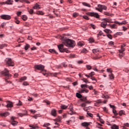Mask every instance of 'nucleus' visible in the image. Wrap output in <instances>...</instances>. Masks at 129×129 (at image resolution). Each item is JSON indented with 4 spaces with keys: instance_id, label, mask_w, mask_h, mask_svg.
I'll return each instance as SVG.
<instances>
[{
    "instance_id": "f257e3e1",
    "label": "nucleus",
    "mask_w": 129,
    "mask_h": 129,
    "mask_svg": "<svg viewBox=\"0 0 129 129\" xmlns=\"http://www.w3.org/2000/svg\"><path fill=\"white\" fill-rule=\"evenodd\" d=\"M63 44L69 48H74L75 46V41L69 39H66Z\"/></svg>"
},
{
    "instance_id": "f03ea898",
    "label": "nucleus",
    "mask_w": 129,
    "mask_h": 129,
    "mask_svg": "<svg viewBox=\"0 0 129 129\" xmlns=\"http://www.w3.org/2000/svg\"><path fill=\"white\" fill-rule=\"evenodd\" d=\"M5 63L7 66L9 67H13L15 66V63L14 62V61H13V60H12V58H6L5 60Z\"/></svg>"
},
{
    "instance_id": "7ed1b4c3",
    "label": "nucleus",
    "mask_w": 129,
    "mask_h": 129,
    "mask_svg": "<svg viewBox=\"0 0 129 129\" xmlns=\"http://www.w3.org/2000/svg\"><path fill=\"white\" fill-rule=\"evenodd\" d=\"M107 23H109V24L111 23V20L107 18L104 19L103 22L101 23V27L105 29V28H106V26H107Z\"/></svg>"
},
{
    "instance_id": "20e7f679",
    "label": "nucleus",
    "mask_w": 129,
    "mask_h": 129,
    "mask_svg": "<svg viewBox=\"0 0 129 129\" xmlns=\"http://www.w3.org/2000/svg\"><path fill=\"white\" fill-rule=\"evenodd\" d=\"M96 10L101 13L103 10L106 11V10H107V7L104 5H98V8H96Z\"/></svg>"
},
{
    "instance_id": "39448f33",
    "label": "nucleus",
    "mask_w": 129,
    "mask_h": 129,
    "mask_svg": "<svg viewBox=\"0 0 129 129\" xmlns=\"http://www.w3.org/2000/svg\"><path fill=\"white\" fill-rule=\"evenodd\" d=\"M58 49L59 50V52H61V53H63V52H66V53H68L69 51L66 49L64 48V45L63 44H60L57 46Z\"/></svg>"
},
{
    "instance_id": "423d86ee",
    "label": "nucleus",
    "mask_w": 129,
    "mask_h": 129,
    "mask_svg": "<svg viewBox=\"0 0 129 129\" xmlns=\"http://www.w3.org/2000/svg\"><path fill=\"white\" fill-rule=\"evenodd\" d=\"M34 68L36 70L46 72V71L44 70L45 69V66L42 64H36L34 66Z\"/></svg>"
},
{
    "instance_id": "0eeeda50",
    "label": "nucleus",
    "mask_w": 129,
    "mask_h": 129,
    "mask_svg": "<svg viewBox=\"0 0 129 129\" xmlns=\"http://www.w3.org/2000/svg\"><path fill=\"white\" fill-rule=\"evenodd\" d=\"M88 16H90V17H94V18H96L97 19H99V15H98L96 13L94 12H88L87 13Z\"/></svg>"
},
{
    "instance_id": "6e6552de",
    "label": "nucleus",
    "mask_w": 129,
    "mask_h": 129,
    "mask_svg": "<svg viewBox=\"0 0 129 129\" xmlns=\"http://www.w3.org/2000/svg\"><path fill=\"white\" fill-rule=\"evenodd\" d=\"M2 75H4V76H7L8 78L12 76V75L10 74L9 71L7 69H5L4 71L2 72Z\"/></svg>"
},
{
    "instance_id": "1a4fd4ad",
    "label": "nucleus",
    "mask_w": 129,
    "mask_h": 129,
    "mask_svg": "<svg viewBox=\"0 0 129 129\" xmlns=\"http://www.w3.org/2000/svg\"><path fill=\"white\" fill-rule=\"evenodd\" d=\"M1 18L3 20H11V17L10 15H3L1 16Z\"/></svg>"
},
{
    "instance_id": "9d476101",
    "label": "nucleus",
    "mask_w": 129,
    "mask_h": 129,
    "mask_svg": "<svg viewBox=\"0 0 129 129\" xmlns=\"http://www.w3.org/2000/svg\"><path fill=\"white\" fill-rule=\"evenodd\" d=\"M11 119L12 120V122H11V123H12V125L15 126L16 124H18V122L15 121V117H12Z\"/></svg>"
},
{
    "instance_id": "9b49d317",
    "label": "nucleus",
    "mask_w": 129,
    "mask_h": 129,
    "mask_svg": "<svg viewBox=\"0 0 129 129\" xmlns=\"http://www.w3.org/2000/svg\"><path fill=\"white\" fill-rule=\"evenodd\" d=\"M10 115V113H9V112H6L4 113H0V115L1 116H4L5 117H7V116H8V115Z\"/></svg>"
},
{
    "instance_id": "f8f14e48",
    "label": "nucleus",
    "mask_w": 129,
    "mask_h": 129,
    "mask_svg": "<svg viewBox=\"0 0 129 129\" xmlns=\"http://www.w3.org/2000/svg\"><path fill=\"white\" fill-rule=\"evenodd\" d=\"M95 75V73H94V72H92L90 74H89V75L86 74L85 76H86V77H88V78H89L90 77H92V76H94Z\"/></svg>"
},
{
    "instance_id": "ddd939ff",
    "label": "nucleus",
    "mask_w": 129,
    "mask_h": 129,
    "mask_svg": "<svg viewBox=\"0 0 129 129\" xmlns=\"http://www.w3.org/2000/svg\"><path fill=\"white\" fill-rule=\"evenodd\" d=\"M92 122H84L82 123V125L83 126H88L90 124H91Z\"/></svg>"
},
{
    "instance_id": "4468645a",
    "label": "nucleus",
    "mask_w": 129,
    "mask_h": 129,
    "mask_svg": "<svg viewBox=\"0 0 129 129\" xmlns=\"http://www.w3.org/2000/svg\"><path fill=\"white\" fill-rule=\"evenodd\" d=\"M89 91L86 89H82L79 91L80 93H88Z\"/></svg>"
},
{
    "instance_id": "2eb2a0df",
    "label": "nucleus",
    "mask_w": 129,
    "mask_h": 129,
    "mask_svg": "<svg viewBox=\"0 0 129 129\" xmlns=\"http://www.w3.org/2000/svg\"><path fill=\"white\" fill-rule=\"evenodd\" d=\"M124 48L122 47V46H121V50H119V53H120V54H119L120 56H121V57H122V56H123V52H124Z\"/></svg>"
},
{
    "instance_id": "dca6fc26",
    "label": "nucleus",
    "mask_w": 129,
    "mask_h": 129,
    "mask_svg": "<svg viewBox=\"0 0 129 129\" xmlns=\"http://www.w3.org/2000/svg\"><path fill=\"white\" fill-rule=\"evenodd\" d=\"M34 10H39V9H41L40 5L38 4H36L33 7Z\"/></svg>"
},
{
    "instance_id": "f3484780",
    "label": "nucleus",
    "mask_w": 129,
    "mask_h": 129,
    "mask_svg": "<svg viewBox=\"0 0 129 129\" xmlns=\"http://www.w3.org/2000/svg\"><path fill=\"white\" fill-rule=\"evenodd\" d=\"M49 52H50V53H52V54H58L57 51H56V50H55L54 49H49Z\"/></svg>"
},
{
    "instance_id": "a211bd4d",
    "label": "nucleus",
    "mask_w": 129,
    "mask_h": 129,
    "mask_svg": "<svg viewBox=\"0 0 129 129\" xmlns=\"http://www.w3.org/2000/svg\"><path fill=\"white\" fill-rule=\"evenodd\" d=\"M56 113H57V112L55 109H53L51 110V115L53 116H56Z\"/></svg>"
},
{
    "instance_id": "6ab92c4d",
    "label": "nucleus",
    "mask_w": 129,
    "mask_h": 129,
    "mask_svg": "<svg viewBox=\"0 0 129 129\" xmlns=\"http://www.w3.org/2000/svg\"><path fill=\"white\" fill-rule=\"evenodd\" d=\"M13 103L11 102L10 101H8V103L7 105V107H13Z\"/></svg>"
},
{
    "instance_id": "aec40b11",
    "label": "nucleus",
    "mask_w": 129,
    "mask_h": 129,
    "mask_svg": "<svg viewBox=\"0 0 129 129\" xmlns=\"http://www.w3.org/2000/svg\"><path fill=\"white\" fill-rule=\"evenodd\" d=\"M14 1L13 0H8L5 2V4L7 5H13V2Z\"/></svg>"
},
{
    "instance_id": "412c9836",
    "label": "nucleus",
    "mask_w": 129,
    "mask_h": 129,
    "mask_svg": "<svg viewBox=\"0 0 129 129\" xmlns=\"http://www.w3.org/2000/svg\"><path fill=\"white\" fill-rule=\"evenodd\" d=\"M104 31L107 34H111V33H112V31H111V30L108 29H106Z\"/></svg>"
},
{
    "instance_id": "4be33fe9",
    "label": "nucleus",
    "mask_w": 129,
    "mask_h": 129,
    "mask_svg": "<svg viewBox=\"0 0 129 129\" xmlns=\"http://www.w3.org/2000/svg\"><path fill=\"white\" fill-rule=\"evenodd\" d=\"M109 77L110 80H113L114 79V75L112 73L109 75Z\"/></svg>"
},
{
    "instance_id": "5701e85b",
    "label": "nucleus",
    "mask_w": 129,
    "mask_h": 129,
    "mask_svg": "<svg viewBox=\"0 0 129 129\" xmlns=\"http://www.w3.org/2000/svg\"><path fill=\"white\" fill-rule=\"evenodd\" d=\"M72 119L69 120V121H67V122H68V124H69V123H70V121H73V122H74V121H75V117H72L71 118Z\"/></svg>"
},
{
    "instance_id": "b1692460",
    "label": "nucleus",
    "mask_w": 129,
    "mask_h": 129,
    "mask_svg": "<svg viewBox=\"0 0 129 129\" xmlns=\"http://www.w3.org/2000/svg\"><path fill=\"white\" fill-rule=\"evenodd\" d=\"M25 80H27V77H21V78L20 79L19 82H22V81H25Z\"/></svg>"
},
{
    "instance_id": "393cba45",
    "label": "nucleus",
    "mask_w": 129,
    "mask_h": 129,
    "mask_svg": "<svg viewBox=\"0 0 129 129\" xmlns=\"http://www.w3.org/2000/svg\"><path fill=\"white\" fill-rule=\"evenodd\" d=\"M114 23V24H117V25H119V26H120V25H123L125 24V23H124V22L120 23V22H118V21H115Z\"/></svg>"
},
{
    "instance_id": "a878e982",
    "label": "nucleus",
    "mask_w": 129,
    "mask_h": 129,
    "mask_svg": "<svg viewBox=\"0 0 129 129\" xmlns=\"http://www.w3.org/2000/svg\"><path fill=\"white\" fill-rule=\"evenodd\" d=\"M111 128L112 129H119L118 125H117L116 124H113V125H112Z\"/></svg>"
},
{
    "instance_id": "bb28decb",
    "label": "nucleus",
    "mask_w": 129,
    "mask_h": 129,
    "mask_svg": "<svg viewBox=\"0 0 129 129\" xmlns=\"http://www.w3.org/2000/svg\"><path fill=\"white\" fill-rule=\"evenodd\" d=\"M110 27L112 29H117V25H116V24L111 25Z\"/></svg>"
},
{
    "instance_id": "cd10ccee",
    "label": "nucleus",
    "mask_w": 129,
    "mask_h": 129,
    "mask_svg": "<svg viewBox=\"0 0 129 129\" xmlns=\"http://www.w3.org/2000/svg\"><path fill=\"white\" fill-rule=\"evenodd\" d=\"M82 4L83 6H85V7H88V8H91V6H90V4L87 3H83Z\"/></svg>"
},
{
    "instance_id": "c85d7f7f",
    "label": "nucleus",
    "mask_w": 129,
    "mask_h": 129,
    "mask_svg": "<svg viewBox=\"0 0 129 129\" xmlns=\"http://www.w3.org/2000/svg\"><path fill=\"white\" fill-rule=\"evenodd\" d=\"M7 46H8V44H3L2 45H0V49H4L5 47H7Z\"/></svg>"
},
{
    "instance_id": "c756f323",
    "label": "nucleus",
    "mask_w": 129,
    "mask_h": 129,
    "mask_svg": "<svg viewBox=\"0 0 129 129\" xmlns=\"http://www.w3.org/2000/svg\"><path fill=\"white\" fill-rule=\"evenodd\" d=\"M97 116H98V117H99L101 123H102L103 124H104V121L103 120V119L100 118V116L99 115L97 114Z\"/></svg>"
},
{
    "instance_id": "7c9ffc66",
    "label": "nucleus",
    "mask_w": 129,
    "mask_h": 129,
    "mask_svg": "<svg viewBox=\"0 0 129 129\" xmlns=\"http://www.w3.org/2000/svg\"><path fill=\"white\" fill-rule=\"evenodd\" d=\"M78 46H80L81 47H82V46H84V42H79L78 43Z\"/></svg>"
},
{
    "instance_id": "2f4dec72",
    "label": "nucleus",
    "mask_w": 129,
    "mask_h": 129,
    "mask_svg": "<svg viewBox=\"0 0 129 129\" xmlns=\"http://www.w3.org/2000/svg\"><path fill=\"white\" fill-rule=\"evenodd\" d=\"M92 52L94 54H95L97 52H99V50L98 49H94L92 50Z\"/></svg>"
},
{
    "instance_id": "473e14b6",
    "label": "nucleus",
    "mask_w": 129,
    "mask_h": 129,
    "mask_svg": "<svg viewBox=\"0 0 129 129\" xmlns=\"http://www.w3.org/2000/svg\"><path fill=\"white\" fill-rule=\"evenodd\" d=\"M76 96L78 97V98H82V95L79 94V93H77Z\"/></svg>"
},
{
    "instance_id": "72a5a7b5",
    "label": "nucleus",
    "mask_w": 129,
    "mask_h": 129,
    "mask_svg": "<svg viewBox=\"0 0 129 129\" xmlns=\"http://www.w3.org/2000/svg\"><path fill=\"white\" fill-rule=\"evenodd\" d=\"M61 109H66L68 107V106L65 105H61L60 106Z\"/></svg>"
},
{
    "instance_id": "f704fd0d",
    "label": "nucleus",
    "mask_w": 129,
    "mask_h": 129,
    "mask_svg": "<svg viewBox=\"0 0 129 129\" xmlns=\"http://www.w3.org/2000/svg\"><path fill=\"white\" fill-rule=\"evenodd\" d=\"M20 3H26V4H30V2L28 0H20Z\"/></svg>"
},
{
    "instance_id": "c9c22d12",
    "label": "nucleus",
    "mask_w": 129,
    "mask_h": 129,
    "mask_svg": "<svg viewBox=\"0 0 129 129\" xmlns=\"http://www.w3.org/2000/svg\"><path fill=\"white\" fill-rule=\"evenodd\" d=\"M30 127H32V128H38V126L35 125H29Z\"/></svg>"
},
{
    "instance_id": "e433bc0d",
    "label": "nucleus",
    "mask_w": 129,
    "mask_h": 129,
    "mask_svg": "<svg viewBox=\"0 0 129 129\" xmlns=\"http://www.w3.org/2000/svg\"><path fill=\"white\" fill-rule=\"evenodd\" d=\"M22 19L23 21H26L27 19H28V18L27 17V16L26 15H23L22 17Z\"/></svg>"
},
{
    "instance_id": "4c0bfd02",
    "label": "nucleus",
    "mask_w": 129,
    "mask_h": 129,
    "mask_svg": "<svg viewBox=\"0 0 129 129\" xmlns=\"http://www.w3.org/2000/svg\"><path fill=\"white\" fill-rule=\"evenodd\" d=\"M86 68L88 70H91V69H92V67L90 65H87Z\"/></svg>"
},
{
    "instance_id": "58836bf2",
    "label": "nucleus",
    "mask_w": 129,
    "mask_h": 129,
    "mask_svg": "<svg viewBox=\"0 0 129 129\" xmlns=\"http://www.w3.org/2000/svg\"><path fill=\"white\" fill-rule=\"evenodd\" d=\"M107 72H108V73H110V74H111L112 73V70L111 68L107 69Z\"/></svg>"
},
{
    "instance_id": "ea45409f",
    "label": "nucleus",
    "mask_w": 129,
    "mask_h": 129,
    "mask_svg": "<svg viewBox=\"0 0 129 129\" xmlns=\"http://www.w3.org/2000/svg\"><path fill=\"white\" fill-rule=\"evenodd\" d=\"M69 109H70V111H72V110H73V105L71 104L69 106Z\"/></svg>"
},
{
    "instance_id": "a19ab883",
    "label": "nucleus",
    "mask_w": 129,
    "mask_h": 129,
    "mask_svg": "<svg viewBox=\"0 0 129 129\" xmlns=\"http://www.w3.org/2000/svg\"><path fill=\"white\" fill-rule=\"evenodd\" d=\"M87 52H88V50L86 48H84L82 50V53H87Z\"/></svg>"
},
{
    "instance_id": "79ce46f5",
    "label": "nucleus",
    "mask_w": 129,
    "mask_h": 129,
    "mask_svg": "<svg viewBox=\"0 0 129 129\" xmlns=\"http://www.w3.org/2000/svg\"><path fill=\"white\" fill-rule=\"evenodd\" d=\"M37 15H41V16H43L44 15V13L42 11H38L37 13Z\"/></svg>"
},
{
    "instance_id": "37998d69",
    "label": "nucleus",
    "mask_w": 129,
    "mask_h": 129,
    "mask_svg": "<svg viewBox=\"0 0 129 129\" xmlns=\"http://www.w3.org/2000/svg\"><path fill=\"white\" fill-rule=\"evenodd\" d=\"M29 48H30V45L26 44L25 47V50H28V49H29Z\"/></svg>"
},
{
    "instance_id": "c03bdc74",
    "label": "nucleus",
    "mask_w": 129,
    "mask_h": 129,
    "mask_svg": "<svg viewBox=\"0 0 129 129\" xmlns=\"http://www.w3.org/2000/svg\"><path fill=\"white\" fill-rule=\"evenodd\" d=\"M96 103H97L98 104H100V103H102V102L101 101V99L99 100H97V101H96Z\"/></svg>"
},
{
    "instance_id": "a18cd8bd",
    "label": "nucleus",
    "mask_w": 129,
    "mask_h": 129,
    "mask_svg": "<svg viewBox=\"0 0 129 129\" xmlns=\"http://www.w3.org/2000/svg\"><path fill=\"white\" fill-rule=\"evenodd\" d=\"M69 114H71V115H72V114H75V112H74L73 110L70 111L69 112Z\"/></svg>"
},
{
    "instance_id": "49530a36",
    "label": "nucleus",
    "mask_w": 129,
    "mask_h": 129,
    "mask_svg": "<svg viewBox=\"0 0 129 129\" xmlns=\"http://www.w3.org/2000/svg\"><path fill=\"white\" fill-rule=\"evenodd\" d=\"M112 111L115 115H117L118 114L116 113V110L115 109H113Z\"/></svg>"
},
{
    "instance_id": "de8ad7c7",
    "label": "nucleus",
    "mask_w": 129,
    "mask_h": 129,
    "mask_svg": "<svg viewBox=\"0 0 129 129\" xmlns=\"http://www.w3.org/2000/svg\"><path fill=\"white\" fill-rule=\"evenodd\" d=\"M28 12L29 14H30V15H33V13H34V10L33 9H30L28 11Z\"/></svg>"
},
{
    "instance_id": "09e8293b",
    "label": "nucleus",
    "mask_w": 129,
    "mask_h": 129,
    "mask_svg": "<svg viewBox=\"0 0 129 129\" xmlns=\"http://www.w3.org/2000/svg\"><path fill=\"white\" fill-rule=\"evenodd\" d=\"M107 37H108L109 39H110V40L112 39V35H111V34H107Z\"/></svg>"
},
{
    "instance_id": "8fccbe9b",
    "label": "nucleus",
    "mask_w": 129,
    "mask_h": 129,
    "mask_svg": "<svg viewBox=\"0 0 129 129\" xmlns=\"http://www.w3.org/2000/svg\"><path fill=\"white\" fill-rule=\"evenodd\" d=\"M123 113H124V111L121 110L119 112V115L120 116L122 115Z\"/></svg>"
},
{
    "instance_id": "3c124183",
    "label": "nucleus",
    "mask_w": 129,
    "mask_h": 129,
    "mask_svg": "<svg viewBox=\"0 0 129 129\" xmlns=\"http://www.w3.org/2000/svg\"><path fill=\"white\" fill-rule=\"evenodd\" d=\"M89 41L90 43H94V39H93V38H90L89 39Z\"/></svg>"
},
{
    "instance_id": "603ef678",
    "label": "nucleus",
    "mask_w": 129,
    "mask_h": 129,
    "mask_svg": "<svg viewBox=\"0 0 129 129\" xmlns=\"http://www.w3.org/2000/svg\"><path fill=\"white\" fill-rule=\"evenodd\" d=\"M23 85L25 86H28V85H29V83H28V82H24L23 83Z\"/></svg>"
},
{
    "instance_id": "864d4df0",
    "label": "nucleus",
    "mask_w": 129,
    "mask_h": 129,
    "mask_svg": "<svg viewBox=\"0 0 129 129\" xmlns=\"http://www.w3.org/2000/svg\"><path fill=\"white\" fill-rule=\"evenodd\" d=\"M40 116V114H36L34 116H33V117H34V118H35V119H37V117Z\"/></svg>"
},
{
    "instance_id": "5fc2aeb1",
    "label": "nucleus",
    "mask_w": 129,
    "mask_h": 129,
    "mask_svg": "<svg viewBox=\"0 0 129 129\" xmlns=\"http://www.w3.org/2000/svg\"><path fill=\"white\" fill-rule=\"evenodd\" d=\"M87 115H88L89 116H90V117H93V114H92L91 113L88 112V113H87Z\"/></svg>"
},
{
    "instance_id": "6e6d98bb",
    "label": "nucleus",
    "mask_w": 129,
    "mask_h": 129,
    "mask_svg": "<svg viewBox=\"0 0 129 129\" xmlns=\"http://www.w3.org/2000/svg\"><path fill=\"white\" fill-rule=\"evenodd\" d=\"M81 87H82V88H83L84 87L87 88V87H88V85H82L81 86Z\"/></svg>"
},
{
    "instance_id": "4d7b16f0",
    "label": "nucleus",
    "mask_w": 129,
    "mask_h": 129,
    "mask_svg": "<svg viewBox=\"0 0 129 129\" xmlns=\"http://www.w3.org/2000/svg\"><path fill=\"white\" fill-rule=\"evenodd\" d=\"M73 16L74 18H76L78 16V13H74Z\"/></svg>"
},
{
    "instance_id": "13d9d810",
    "label": "nucleus",
    "mask_w": 129,
    "mask_h": 129,
    "mask_svg": "<svg viewBox=\"0 0 129 129\" xmlns=\"http://www.w3.org/2000/svg\"><path fill=\"white\" fill-rule=\"evenodd\" d=\"M17 14V16L18 17H20V16H21V15H22V12H21V11L18 12Z\"/></svg>"
},
{
    "instance_id": "bf43d9fd",
    "label": "nucleus",
    "mask_w": 129,
    "mask_h": 129,
    "mask_svg": "<svg viewBox=\"0 0 129 129\" xmlns=\"http://www.w3.org/2000/svg\"><path fill=\"white\" fill-rule=\"evenodd\" d=\"M83 81H84V82H85V83H88V81L87 80V79L84 78L83 79Z\"/></svg>"
},
{
    "instance_id": "052dcab7",
    "label": "nucleus",
    "mask_w": 129,
    "mask_h": 129,
    "mask_svg": "<svg viewBox=\"0 0 129 129\" xmlns=\"http://www.w3.org/2000/svg\"><path fill=\"white\" fill-rule=\"evenodd\" d=\"M116 34L117 36H121V35H122V32H117Z\"/></svg>"
},
{
    "instance_id": "680f3d73",
    "label": "nucleus",
    "mask_w": 129,
    "mask_h": 129,
    "mask_svg": "<svg viewBox=\"0 0 129 129\" xmlns=\"http://www.w3.org/2000/svg\"><path fill=\"white\" fill-rule=\"evenodd\" d=\"M81 106H82V107H85V106H86V104H85V103H83L81 104Z\"/></svg>"
},
{
    "instance_id": "e2e57ef3",
    "label": "nucleus",
    "mask_w": 129,
    "mask_h": 129,
    "mask_svg": "<svg viewBox=\"0 0 129 129\" xmlns=\"http://www.w3.org/2000/svg\"><path fill=\"white\" fill-rule=\"evenodd\" d=\"M78 83L77 82H75L74 83H73V85H74V86H76V85H78Z\"/></svg>"
},
{
    "instance_id": "0e129e2a",
    "label": "nucleus",
    "mask_w": 129,
    "mask_h": 129,
    "mask_svg": "<svg viewBox=\"0 0 129 129\" xmlns=\"http://www.w3.org/2000/svg\"><path fill=\"white\" fill-rule=\"evenodd\" d=\"M103 109L104 111H105V112H107V111H108V110H107V109L105 107L103 108Z\"/></svg>"
},
{
    "instance_id": "69168bd1",
    "label": "nucleus",
    "mask_w": 129,
    "mask_h": 129,
    "mask_svg": "<svg viewBox=\"0 0 129 129\" xmlns=\"http://www.w3.org/2000/svg\"><path fill=\"white\" fill-rule=\"evenodd\" d=\"M81 100L82 101H86V98H81Z\"/></svg>"
},
{
    "instance_id": "338daca9",
    "label": "nucleus",
    "mask_w": 129,
    "mask_h": 129,
    "mask_svg": "<svg viewBox=\"0 0 129 129\" xmlns=\"http://www.w3.org/2000/svg\"><path fill=\"white\" fill-rule=\"evenodd\" d=\"M6 24H7V23H2V25H1V27H2V28H4V27H5V26H6Z\"/></svg>"
},
{
    "instance_id": "774afa93",
    "label": "nucleus",
    "mask_w": 129,
    "mask_h": 129,
    "mask_svg": "<svg viewBox=\"0 0 129 129\" xmlns=\"http://www.w3.org/2000/svg\"><path fill=\"white\" fill-rule=\"evenodd\" d=\"M102 34H103L102 31H100L98 34V36H101Z\"/></svg>"
}]
</instances>
